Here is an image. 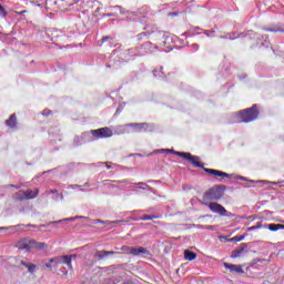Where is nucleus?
Returning <instances> with one entry per match:
<instances>
[{
	"label": "nucleus",
	"instance_id": "9b49d317",
	"mask_svg": "<svg viewBox=\"0 0 284 284\" xmlns=\"http://www.w3.org/2000/svg\"><path fill=\"white\" fill-rule=\"evenodd\" d=\"M72 258H74V256H62L60 257V263H64V265H68V267H72Z\"/></svg>",
	"mask_w": 284,
	"mask_h": 284
},
{
	"label": "nucleus",
	"instance_id": "ddd939ff",
	"mask_svg": "<svg viewBox=\"0 0 284 284\" xmlns=\"http://www.w3.org/2000/svg\"><path fill=\"white\" fill-rule=\"evenodd\" d=\"M264 227H268L271 232H278V230H284V225L282 224H268L264 225Z\"/></svg>",
	"mask_w": 284,
	"mask_h": 284
},
{
	"label": "nucleus",
	"instance_id": "0eeeda50",
	"mask_svg": "<svg viewBox=\"0 0 284 284\" xmlns=\"http://www.w3.org/2000/svg\"><path fill=\"white\" fill-rule=\"evenodd\" d=\"M125 252H128V254H132V256H140V254H148V250H145L144 247H124Z\"/></svg>",
	"mask_w": 284,
	"mask_h": 284
},
{
	"label": "nucleus",
	"instance_id": "39448f33",
	"mask_svg": "<svg viewBox=\"0 0 284 284\" xmlns=\"http://www.w3.org/2000/svg\"><path fill=\"white\" fill-rule=\"evenodd\" d=\"M34 240L31 239H23L17 243V247L19 250H23L24 252H30V250H34Z\"/></svg>",
	"mask_w": 284,
	"mask_h": 284
},
{
	"label": "nucleus",
	"instance_id": "b1692460",
	"mask_svg": "<svg viewBox=\"0 0 284 284\" xmlns=\"http://www.w3.org/2000/svg\"><path fill=\"white\" fill-rule=\"evenodd\" d=\"M0 17H6V9L0 4Z\"/></svg>",
	"mask_w": 284,
	"mask_h": 284
},
{
	"label": "nucleus",
	"instance_id": "dca6fc26",
	"mask_svg": "<svg viewBox=\"0 0 284 284\" xmlns=\"http://www.w3.org/2000/svg\"><path fill=\"white\" fill-rule=\"evenodd\" d=\"M45 243L34 241L33 250H45Z\"/></svg>",
	"mask_w": 284,
	"mask_h": 284
},
{
	"label": "nucleus",
	"instance_id": "f8f14e48",
	"mask_svg": "<svg viewBox=\"0 0 284 284\" xmlns=\"http://www.w3.org/2000/svg\"><path fill=\"white\" fill-rule=\"evenodd\" d=\"M6 125H8V128H17V115L12 114L10 119L7 120Z\"/></svg>",
	"mask_w": 284,
	"mask_h": 284
},
{
	"label": "nucleus",
	"instance_id": "2eb2a0df",
	"mask_svg": "<svg viewBox=\"0 0 284 284\" xmlns=\"http://www.w3.org/2000/svg\"><path fill=\"white\" fill-rule=\"evenodd\" d=\"M21 265H24V267H28V272L30 274H34V270H37V265L34 264H28L26 262H21Z\"/></svg>",
	"mask_w": 284,
	"mask_h": 284
},
{
	"label": "nucleus",
	"instance_id": "a211bd4d",
	"mask_svg": "<svg viewBox=\"0 0 284 284\" xmlns=\"http://www.w3.org/2000/svg\"><path fill=\"white\" fill-rule=\"evenodd\" d=\"M77 219H84V217H83V216L67 217V219L60 220L58 223L70 222V221H77Z\"/></svg>",
	"mask_w": 284,
	"mask_h": 284
},
{
	"label": "nucleus",
	"instance_id": "1a4fd4ad",
	"mask_svg": "<svg viewBox=\"0 0 284 284\" xmlns=\"http://www.w3.org/2000/svg\"><path fill=\"white\" fill-rule=\"evenodd\" d=\"M21 194H23L22 199H27V200L37 199V196H39V189H37L36 191H31V190L22 191Z\"/></svg>",
	"mask_w": 284,
	"mask_h": 284
},
{
	"label": "nucleus",
	"instance_id": "393cba45",
	"mask_svg": "<svg viewBox=\"0 0 284 284\" xmlns=\"http://www.w3.org/2000/svg\"><path fill=\"white\" fill-rule=\"evenodd\" d=\"M204 230H216V226H214V225H206V226H204Z\"/></svg>",
	"mask_w": 284,
	"mask_h": 284
},
{
	"label": "nucleus",
	"instance_id": "7c9ffc66",
	"mask_svg": "<svg viewBox=\"0 0 284 284\" xmlns=\"http://www.w3.org/2000/svg\"><path fill=\"white\" fill-rule=\"evenodd\" d=\"M241 179V181H247V178H240Z\"/></svg>",
	"mask_w": 284,
	"mask_h": 284
},
{
	"label": "nucleus",
	"instance_id": "c85d7f7f",
	"mask_svg": "<svg viewBox=\"0 0 284 284\" xmlns=\"http://www.w3.org/2000/svg\"><path fill=\"white\" fill-rule=\"evenodd\" d=\"M141 128H144V130H148V124H141Z\"/></svg>",
	"mask_w": 284,
	"mask_h": 284
},
{
	"label": "nucleus",
	"instance_id": "4468645a",
	"mask_svg": "<svg viewBox=\"0 0 284 284\" xmlns=\"http://www.w3.org/2000/svg\"><path fill=\"white\" fill-rule=\"evenodd\" d=\"M184 258L186 261H194V258H196V253L186 250L184 251Z\"/></svg>",
	"mask_w": 284,
	"mask_h": 284
},
{
	"label": "nucleus",
	"instance_id": "2f4dec72",
	"mask_svg": "<svg viewBox=\"0 0 284 284\" xmlns=\"http://www.w3.org/2000/svg\"><path fill=\"white\" fill-rule=\"evenodd\" d=\"M115 10H120V12H121V7H115Z\"/></svg>",
	"mask_w": 284,
	"mask_h": 284
},
{
	"label": "nucleus",
	"instance_id": "5701e85b",
	"mask_svg": "<svg viewBox=\"0 0 284 284\" xmlns=\"http://www.w3.org/2000/svg\"><path fill=\"white\" fill-rule=\"evenodd\" d=\"M261 227H263V226L262 225L251 226V227H248V232H253V230H261Z\"/></svg>",
	"mask_w": 284,
	"mask_h": 284
},
{
	"label": "nucleus",
	"instance_id": "cd10ccee",
	"mask_svg": "<svg viewBox=\"0 0 284 284\" xmlns=\"http://www.w3.org/2000/svg\"><path fill=\"white\" fill-rule=\"evenodd\" d=\"M256 183H262L263 185H265V184H267L270 182H267V181H257Z\"/></svg>",
	"mask_w": 284,
	"mask_h": 284
},
{
	"label": "nucleus",
	"instance_id": "f03ea898",
	"mask_svg": "<svg viewBox=\"0 0 284 284\" xmlns=\"http://www.w3.org/2000/svg\"><path fill=\"white\" fill-rule=\"evenodd\" d=\"M159 152H173V154H176L178 156H182V159H186V161H190L195 168H201V162L199 156H194L190 153H185V152H176V151H172L170 149H162V150H156L154 151L155 154H159Z\"/></svg>",
	"mask_w": 284,
	"mask_h": 284
},
{
	"label": "nucleus",
	"instance_id": "c756f323",
	"mask_svg": "<svg viewBox=\"0 0 284 284\" xmlns=\"http://www.w3.org/2000/svg\"><path fill=\"white\" fill-rule=\"evenodd\" d=\"M43 114H44L45 116H48V114H50V111H49V110H48V111H44Z\"/></svg>",
	"mask_w": 284,
	"mask_h": 284
},
{
	"label": "nucleus",
	"instance_id": "7ed1b4c3",
	"mask_svg": "<svg viewBox=\"0 0 284 284\" xmlns=\"http://www.w3.org/2000/svg\"><path fill=\"white\" fill-rule=\"evenodd\" d=\"M223 186H215L207 191L206 196L207 199H211V201H219L220 199H223Z\"/></svg>",
	"mask_w": 284,
	"mask_h": 284
},
{
	"label": "nucleus",
	"instance_id": "6e6552de",
	"mask_svg": "<svg viewBox=\"0 0 284 284\" xmlns=\"http://www.w3.org/2000/svg\"><path fill=\"white\" fill-rule=\"evenodd\" d=\"M225 270L235 274H243V266L236 264L224 263Z\"/></svg>",
	"mask_w": 284,
	"mask_h": 284
},
{
	"label": "nucleus",
	"instance_id": "bb28decb",
	"mask_svg": "<svg viewBox=\"0 0 284 284\" xmlns=\"http://www.w3.org/2000/svg\"><path fill=\"white\" fill-rule=\"evenodd\" d=\"M74 143H75V145H79V143H81V138L80 136H75Z\"/></svg>",
	"mask_w": 284,
	"mask_h": 284
},
{
	"label": "nucleus",
	"instance_id": "20e7f679",
	"mask_svg": "<svg viewBox=\"0 0 284 284\" xmlns=\"http://www.w3.org/2000/svg\"><path fill=\"white\" fill-rule=\"evenodd\" d=\"M91 134L97 139H110V136H112L113 133L110 130V128L105 126L98 130H91Z\"/></svg>",
	"mask_w": 284,
	"mask_h": 284
},
{
	"label": "nucleus",
	"instance_id": "423d86ee",
	"mask_svg": "<svg viewBox=\"0 0 284 284\" xmlns=\"http://www.w3.org/2000/svg\"><path fill=\"white\" fill-rule=\"evenodd\" d=\"M209 209L211 210V212L220 214V216H225V214H227V210H225V207H223V205L219 203H210Z\"/></svg>",
	"mask_w": 284,
	"mask_h": 284
},
{
	"label": "nucleus",
	"instance_id": "412c9836",
	"mask_svg": "<svg viewBox=\"0 0 284 284\" xmlns=\"http://www.w3.org/2000/svg\"><path fill=\"white\" fill-rule=\"evenodd\" d=\"M108 254H112L111 252H105V251H102L98 254V256H100V258H104V256H108Z\"/></svg>",
	"mask_w": 284,
	"mask_h": 284
},
{
	"label": "nucleus",
	"instance_id": "4be33fe9",
	"mask_svg": "<svg viewBox=\"0 0 284 284\" xmlns=\"http://www.w3.org/2000/svg\"><path fill=\"white\" fill-rule=\"evenodd\" d=\"M204 172H206L207 174H212L214 176V174L216 173V170H214V169H204Z\"/></svg>",
	"mask_w": 284,
	"mask_h": 284
},
{
	"label": "nucleus",
	"instance_id": "aec40b11",
	"mask_svg": "<svg viewBox=\"0 0 284 284\" xmlns=\"http://www.w3.org/2000/svg\"><path fill=\"white\" fill-rule=\"evenodd\" d=\"M152 219H156L154 215H146L141 217L142 221H152Z\"/></svg>",
	"mask_w": 284,
	"mask_h": 284
},
{
	"label": "nucleus",
	"instance_id": "f3484780",
	"mask_svg": "<svg viewBox=\"0 0 284 284\" xmlns=\"http://www.w3.org/2000/svg\"><path fill=\"white\" fill-rule=\"evenodd\" d=\"M244 252H245V248L236 250L232 253L231 258H239L241 257V254H243Z\"/></svg>",
	"mask_w": 284,
	"mask_h": 284
},
{
	"label": "nucleus",
	"instance_id": "473e14b6",
	"mask_svg": "<svg viewBox=\"0 0 284 284\" xmlns=\"http://www.w3.org/2000/svg\"><path fill=\"white\" fill-rule=\"evenodd\" d=\"M1 230H8V227H0V231H1Z\"/></svg>",
	"mask_w": 284,
	"mask_h": 284
},
{
	"label": "nucleus",
	"instance_id": "f257e3e1",
	"mask_svg": "<svg viewBox=\"0 0 284 284\" xmlns=\"http://www.w3.org/2000/svg\"><path fill=\"white\" fill-rule=\"evenodd\" d=\"M236 119L237 123H251V121H256V119H258V109H256V105H253L251 109L240 111Z\"/></svg>",
	"mask_w": 284,
	"mask_h": 284
},
{
	"label": "nucleus",
	"instance_id": "6ab92c4d",
	"mask_svg": "<svg viewBox=\"0 0 284 284\" xmlns=\"http://www.w3.org/2000/svg\"><path fill=\"white\" fill-rule=\"evenodd\" d=\"M213 176H230V174L215 170V173L213 174Z\"/></svg>",
	"mask_w": 284,
	"mask_h": 284
},
{
	"label": "nucleus",
	"instance_id": "9d476101",
	"mask_svg": "<svg viewBox=\"0 0 284 284\" xmlns=\"http://www.w3.org/2000/svg\"><path fill=\"white\" fill-rule=\"evenodd\" d=\"M59 263H61L60 257L50 258L44 265L48 270H52V267H58Z\"/></svg>",
	"mask_w": 284,
	"mask_h": 284
},
{
	"label": "nucleus",
	"instance_id": "a878e982",
	"mask_svg": "<svg viewBox=\"0 0 284 284\" xmlns=\"http://www.w3.org/2000/svg\"><path fill=\"white\" fill-rule=\"evenodd\" d=\"M243 239H245V236H243V235H242V236H234V237H233V240H234V241H237V242H239V241H243Z\"/></svg>",
	"mask_w": 284,
	"mask_h": 284
}]
</instances>
